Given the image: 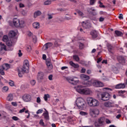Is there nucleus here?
Returning <instances> with one entry per match:
<instances>
[{
    "instance_id": "nucleus-1",
    "label": "nucleus",
    "mask_w": 127,
    "mask_h": 127,
    "mask_svg": "<svg viewBox=\"0 0 127 127\" xmlns=\"http://www.w3.org/2000/svg\"><path fill=\"white\" fill-rule=\"evenodd\" d=\"M76 91L79 94H82L83 95H90L92 93V91L89 88H84L82 85H79L76 89Z\"/></svg>"
},
{
    "instance_id": "nucleus-2",
    "label": "nucleus",
    "mask_w": 127,
    "mask_h": 127,
    "mask_svg": "<svg viewBox=\"0 0 127 127\" xmlns=\"http://www.w3.org/2000/svg\"><path fill=\"white\" fill-rule=\"evenodd\" d=\"M87 103L90 107H97V106H99V101L93 98H87Z\"/></svg>"
},
{
    "instance_id": "nucleus-3",
    "label": "nucleus",
    "mask_w": 127,
    "mask_h": 127,
    "mask_svg": "<svg viewBox=\"0 0 127 127\" xmlns=\"http://www.w3.org/2000/svg\"><path fill=\"white\" fill-rule=\"evenodd\" d=\"M76 105L79 110H83L84 107H85V105H86V102L83 98H79L77 99Z\"/></svg>"
},
{
    "instance_id": "nucleus-4",
    "label": "nucleus",
    "mask_w": 127,
    "mask_h": 127,
    "mask_svg": "<svg viewBox=\"0 0 127 127\" xmlns=\"http://www.w3.org/2000/svg\"><path fill=\"white\" fill-rule=\"evenodd\" d=\"M92 84L94 87H98L99 84V81L92 79L91 81L85 82L83 83L84 87H90L92 85Z\"/></svg>"
},
{
    "instance_id": "nucleus-5",
    "label": "nucleus",
    "mask_w": 127,
    "mask_h": 127,
    "mask_svg": "<svg viewBox=\"0 0 127 127\" xmlns=\"http://www.w3.org/2000/svg\"><path fill=\"white\" fill-rule=\"evenodd\" d=\"M66 80L71 85H77L79 83V79L77 77L73 76V77H66Z\"/></svg>"
},
{
    "instance_id": "nucleus-6",
    "label": "nucleus",
    "mask_w": 127,
    "mask_h": 127,
    "mask_svg": "<svg viewBox=\"0 0 127 127\" xmlns=\"http://www.w3.org/2000/svg\"><path fill=\"white\" fill-rule=\"evenodd\" d=\"M22 72H24V73H28L29 70V64L28 63V60H26L24 62V64L22 68Z\"/></svg>"
},
{
    "instance_id": "nucleus-7",
    "label": "nucleus",
    "mask_w": 127,
    "mask_h": 127,
    "mask_svg": "<svg viewBox=\"0 0 127 127\" xmlns=\"http://www.w3.org/2000/svg\"><path fill=\"white\" fill-rule=\"evenodd\" d=\"M105 124V117H100L97 122L95 123L96 127H103Z\"/></svg>"
},
{
    "instance_id": "nucleus-8",
    "label": "nucleus",
    "mask_w": 127,
    "mask_h": 127,
    "mask_svg": "<svg viewBox=\"0 0 127 127\" xmlns=\"http://www.w3.org/2000/svg\"><path fill=\"white\" fill-rule=\"evenodd\" d=\"M100 114V111L98 109H91L90 110V115L92 118H96L97 116H99Z\"/></svg>"
},
{
    "instance_id": "nucleus-9",
    "label": "nucleus",
    "mask_w": 127,
    "mask_h": 127,
    "mask_svg": "<svg viewBox=\"0 0 127 127\" xmlns=\"http://www.w3.org/2000/svg\"><path fill=\"white\" fill-rule=\"evenodd\" d=\"M110 94L108 92H104L102 94H101V98L103 101H108L110 99Z\"/></svg>"
},
{
    "instance_id": "nucleus-10",
    "label": "nucleus",
    "mask_w": 127,
    "mask_h": 127,
    "mask_svg": "<svg viewBox=\"0 0 127 127\" xmlns=\"http://www.w3.org/2000/svg\"><path fill=\"white\" fill-rule=\"evenodd\" d=\"M6 50V46L2 43H0V54H3Z\"/></svg>"
},
{
    "instance_id": "nucleus-11",
    "label": "nucleus",
    "mask_w": 127,
    "mask_h": 127,
    "mask_svg": "<svg viewBox=\"0 0 127 127\" xmlns=\"http://www.w3.org/2000/svg\"><path fill=\"white\" fill-rule=\"evenodd\" d=\"M46 63L49 70H52V69H53V65L51 63V60L48 59L46 61Z\"/></svg>"
},
{
    "instance_id": "nucleus-12",
    "label": "nucleus",
    "mask_w": 127,
    "mask_h": 127,
    "mask_svg": "<svg viewBox=\"0 0 127 127\" xmlns=\"http://www.w3.org/2000/svg\"><path fill=\"white\" fill-rule=\"evenodd\" d=\"M22 99L24 102H30L31 101V96L29 94H25L22 96Z\"/></svg>"
},
{
    "instance_id": "nucleus-13",
    "label": "nucleus",
    "mask_w": 127,
    "mask_h": 127,
    "mask_svg": "<svg viewBox=\"0 0 127 127\" xmlns=\"http://www.w3.org/2000/svg\"><path fill=\"white\" fill-rule=\"evenodd\" d=\"M117 60L121 64H125L126 63V59L123 56H120L117 57Z\"/></svg>"
},
{
    "instance_id": "nucleus-14",
    "label": "nucleus",
    "mask_w": 127,
    "mask_h": 127,
    "mask_svg": "<svg viewBox=\"0 0 127 127\" xmlns=\"http://www.w3.org/2000/svg\"><path fill=\"white\" fill-rule=\"evenodd\" d=\"M82 27L85 29L90 28L91 24L88 22L83 21L81 23Z\"/></svg>"
},
{
    "instance_id": "nucleus-15",
    "label": "nucleus",
    "mask_w": 127,
    "mask_h": 127,
    "mask_svg": "<svg viewBox=\"0 0 127 127\" xmlns=\"http://www.w3.org/2000/svg\"><path fill=\"white\" fill-rule=\"evenodd\" d=\"M43 77H44V73L42 71H39L37 76L38 81H42V80H43Z\"/></svg>"
},
{
    "instance_id": "nucleus-16",
    "label": "nucleus",
    "mask_w": 127,
    "mask_h": 127,
    "mask_svg": "<svg viewBox=\"0 0 127 127\" xmlns=\"http://www.w3.org/2000/svg\"><path fill=\"white\" fill-rule=\"evenodd\" d=\"M90 35L93 39L97 38L98 37V33L96 30L91 31L90 32Z\"/></svg>"
},
{
    "instance_id": "nucleus-17",
    "label": "nucleus",
    "mask_w": 127,
    "mask_h": 127,
    "mask_svg": "<svg viewBox=\"0 0 127 127\" xmlns=\"http://www.w3.org/2000/svg\"><path fill=\"white\" fill-rule=\"evenodd\" d=\"M95 9H92V8H87V11L89 13H90V14H92V15H96L97 14H96V12H95Z\"/></svg>"
},
{
    "instance_id": "nucleus-18",
    "label": "nucleus",
    "mask_w": 127,
    "mask_h": 127,
    "mask_svg": "<svg viewBox=\"0 0 127 127\" xmlns=\"http://www.w3.org/2000/svg\"><path fill=\"white\" fill-rule=\"evenodd\" d=\"M13 23L14 24V26L15 27H18V24H19V19L17 18H14L13 19Z\"/></svg>"
},
{
    "instance_id": "nucleus-19",
    "label": "nucleus",
    "mask_w": 127,
    "mask_h": 127,
    "mask_svg": "<svg viewBox=\"0 0 127 127\" xmlns=\"http://www.w3.org/2000/svg\"><path fill=\"white\" fill-rule=\"evenodd\" d=\"M125 88H126V84L125 83H120L116 86V89H125Z\"/></svg>"
},
{
    "instance_id": "nucleus-20",
    "label": "nucleus",
    "mask_w": 127,
    "mask_h": 127,
    "mask_svg": "<svg viewBox=\"0 0 127 127\" xmlns=\"http://www.w3.org/2000/svg\"><path fill=\"white\" fill-rule=\"evenodd\" d=\"M46 111V112L43 114V116L44 117L45 120H49V114L48 113V111L46 110V109H45Z\"/></svg>"
},
{
    "instance_id": "nucleus-21",
    "label": "nucleus",
    "mask_w": 127,
    "mask_h": 127,
    "mask_svg": "<svg viewBox=\"0 0 127 127\" xmlns=\"http://www.w3.org/2000/svg\"><path fill=\"white\" fill-rule=\"evenodd\" d=\"M25 26V22L24 20H19V24L18 25V27H24Z\"/></svg>"
},
{
    "instance_id": "nucleus-22",
    "label": "nucleus",
    "mask_w": 127,
    "mask_h": 127,
    "mask_svg": "<svg viewBox=\"0 0 127 127\" xmlns=\"http://www.w3.org/2000/svg\"><path fill=\"white\" fill-rule=\"evenodd\" d=\"M80 78L81 79H82V80H84L85 81H87L90 79V76L85 75V74H81L80 75Z\"/></svg>"
},
{
    "instance_id": "nucleus-23",
    "label": "nucleus",
    "mask_w": 127,
    "mask_h": 127,
    "mask_svg": "<svg viewBox=\"0 0 127 127\" xmlns=\"http://www.w3.org/2000/svg\"><path fill=\"white\" fill-rule=\"evenodd\" d=\"M6 45L8 47H12L14 45L13 42H12L11 40L8 41L6 42Z\"/></svg>"
},
{
    "instance_id": "nucleus-24",
    "label": "nucleus",
    "mask_w": 127,
    "mask_h": 127,
    "mask_svg": "<svg viewBox=\"0 0 127 127\" xmlns=\"http://www.w3.org/2000/svg\"><path fill=\"white\" fill-rule=\"evenodd\" d=\"M40 26V24L39 22H35L33 24V27L36 29H38Z\"/></svg>"
},
{
    "instance_id": "nucleus-25",
    "label": "nucleus",
    "mask_w": 127,
    "mask_h": 127,
    "mask_svg": "<svg viewBox=\"0 0 127 127\" xmlns=\"http://www.w3.org/2000/svg\"><path fill=\"white\" fill-rule=\"evenodd\" d=\"M53 45V44L52 43H46L45 45V50H47L48 49H49L50 47H52V46Z\"/></svg>"
},
{
    "instance_id": "nucleus-26",
    "label": "nucleus",
    "mask_w": 127,
    "mask_h": 127,
    "mask_svg": "<svg viewBox=\"0 0 127 127\" xmlns=\"http://www.w3.org/2000/svg\"><path fill=\"white\" fill-rule=\"evenodd\" d=\"M3 70H5V67H4L3 65H1L0 66V75H4V71Z\"/></svg>"
},
{
    "instance_id": "nucleus-27",
    "label": "nucleus",
    "mask_w": 127,
    "mask_h": 127,
    "mask_svg": "<svg viewBox=\"0 0 127 127\" xmlns=\"http://www.w3.org/2000/svg\"><path fill=\"white\" fill-rule=\"evenodd\" d=\"M69 64L71 66H72L74 68H79V64H75L72 61H70L69 62Z\"/></svg>"
},
{
    "instance_id": "nucleus-28",
    "label": "nucleus",
    "mask_w": 127,
    "mask_h": 127,
    "mask_svg": "<svg viewBox=\"0 0 127 127\" xmlns=\"http://www.w3.org/2000/svg\"><path fill=\"white\" fill-rule=\"evenodd\" d=\"M18 76L19 77H20V78H21V77H22V76H23V74H24V73H26V72H24V71L22 72V70H20L19 68L18 69Z\"/></svg>"
},
{
    "instance_id": "nucleus-29",
    "label": "nucleus",
    "mask_w": 127,
    "mask_h": 127,
    "mask_svg": "<svg viewBox=\"0 0 127 127\" xmlns=\"http://www.w3.org/2000/svg\"><path fill=\"white\" fill-rule=\"evenodd\" d=\"M7 101H9V102H11V101L13 100V95H12V94H8L7 97Z\"/></svg>"
},
{
    "instance_id": "nucleus-30",
    "label": "nucleus",
    "mask_w": 127,
    "mask_h": 127,
    "mask_svg": "<svg viewBox=\"0 0 127 127\" xmlns=\"http://www.w3.org/2000/svg\"><path fill=\"white\" fill-rule=\"evenodd\" d=\"M39 15H41V11L40 10H37V11L35 12L34 14V17L35 18L37 16H39Z\"/></svg>"
},
{
    "instance_id": "nucleus-31",
    "label": "nucleus",
    "mask_w": 127,
    "mask_h": 127,
    "mask_svg": "<svg viewBox=\"0 0 127 127\" xmlns=\"http://www.w3.org/2000/svg\"><path fill=\"white\" fill-rule=\"evenodd\" d=\"M115 33L117 36H123V33L119 30H116Z\"/></svg>"
},
{
    "instance_id": "nucleus-32",
    "label": "nucleus",
    "mask_w": 127,
    "mask_h": 127,
    "mask_svg": "<svg viewBox=\"0 0 127 127\" xmlns=\"http://www.w3.org/2000/svg\"><path fill=\"white\" fill-rule=\"evenodd\" d=\"M112 105L113 103L110 102H107L104 103V106L105 107H106V108H110Z\"/></svg>"
},
{
    "instance_id": "nucleus-33",
    "label": "nucleus",
    "mask_w": 127,
    "mask_h": 127,
    "mask_svg": "<svg viewBox=\"0 0 127 127\" xmlns=\"http://www.w3.org/2000/svg\"><path fill=\"white\" fill-rule=\"evenodd\" d=\"M15 35H16V33L13 31H11L9 33V36L11 38L14 37Z\"/></svg>"
},
{
    "instance_id": "nucleus-34",
    "label": "nucleus",
    "mask_w": 127,
    "mask_h": 127,
    "mask_svg": "<svg viewBox=\"0 0 127 127\" xmlns=\"http://www.w3.org/2000/svg\"><path fill=\"white\" fill-rule=\"evenodd\" d=\"M1 66H4V68H5V70H8V69L10 68V65L8 64H4Z\"/></svg>"
},
{
    "instance_id": "nucleus-35",
    "label": "nucleus",
    "mask_w": 127,
    "mask_h": 127,
    "mask_svg": "<svg viewBox=\"0 0 127 127\" xmlns=\"http://www.w3.org/2000/svg\"><path fill=\"white\" fill-rule=\"evenodd\" d=\"M73 58L74 60H75V61H76L77 62H79V61H80V58H79V56H78L77 55H73Z\"/></svg>"
},
{
    "instance_id": "nucleus-36",
    "label": "nucleus",
    "mask_w": 127,
    "mask_h": 127,
    "mask_svg": "<svg viewBox=\"0 0 127 127\" xmlns=\"http://www.w3.org/2000/svg\"><path fill=\"white\" fill-rule=\"evenodd\" d=\"M52 2V1L51 0H47L44 2V4L45 5H49V4H51Z\"/></svg>"
},
{
    "instance_id": "nucleus-37",
    "label": "nucleus",
    "mask_w": 127,
    "mask_h": 127,
    "mask_svg": "<svg viewBox=\"0 0 127 127\" xmlns=\"http://www.w3.org/2000/svg\"><path fill=\"white\" fill-rule=\"evenodd\" d=\"M2 40L3 41H4V42H6L7 41H8V37L6 35L3 36Z\"/></svg>"
},
{
    "instance_id": "nucleus-38",
    "label": "nucleus",
    "mask_w": 127,
    "mask_h": 127,
    "mask_svg": "<svg viewBox=\"0 0 127 127\" xmlns=\"http://www.w3.org/2000/svg\"><path fill=\"white\" fill-rule=\"evenodd\" d=\"M48 98H50V95L49 94H47L44 95V99L45 101H48Z\"/></svg>"
},
{
    "instance_id": "nucleus-39",
    "label": "nucleus",
    "mask_w": 127,
    "mask_h": 127,
    "mask_svg": "<svg viewBox=\"0 0 127 127\" xmlns=\"http://www.w3.org/2000/svg\"><path fill=\"white\" fill-rule=\"evenodd\" d=\"M76 12L79 14V15H80V16H84V13H83V12H82L79 10L76 11Z\"/></svg>"
},
{
    "instance_id": "nucleus-40",
    "label": "nucleus",
    "mask_w": 127,
    "mask_h": 127,
    "mask_svg": "<svg viewBox=\"0 0 127 127\" xmlns=\"http://www.w3.org/2000/svg\"><path fill=\"white\" fill-rule=\"evenodd\" d=\"M97 1V0H90V5H94L95 2Z\"/></svg>"
},
{
    "instance_id": "nucleus-41",
    "label": "nucleus",
    "mask_w": 127,
    "mask_h": 127,
    "mask_svg": "<svg viewBox=\"0 0 127 127\" xmlns=\"http://www.w3.org/2000/svg\"><path fill=\"white\" fill-rule=\"evenodd\" d=\"M108 50L109 51V52H110V53H113V52H112V50L113 49V47L109 45L108 46Z\"/></svg>"
},
{
    "instance_id": "nucleus-42",
    "label": "nucleus",
    "mask_w": 127,
    "mask_h": 127,
    "mask_svg": "<svg viewBox=\"0 0 127 127\" xmlns=\"http://www.w3.org/2000/svg\"><path fill=\"white\" fill-rule=\"evenodd\" d=\"M39 124L42 127H45V125L44 124V122H43V120L42 119L40 121Z\"/></svg>"
},
{
    "instance_id": "nucleus-43",
    "label": "nucleus",
    "mask_w": 127,
    "mask_h": 127,
    "mask_svg": "<svg viewBox=\"0 0 127 127\" xmlns=\"http://www.w3.org/2000/svg\"><path fill=\"white\" fill-rule=\"evenodd\" d=\"M2 90L3 92H7L8 91V87L7 86H4Z\"/></svg>"
},
{
    "instance_id": "nucleus-44",
    "label": "nucleus",
    "mask_w": 127,
    "mask_h": 127,
    "mask_svg": "<svg viewBox=\"0 0 127 127\" xmlns=\"http://www.w3.org/2000/svg\"><path fill=\"white\" fill-rule=\"evenodd\" d=\"M30 83L32 86H34L36 83V81H35V80L33 79L30 81Z\"/></svg>"
},
{
    "instance_id": "nucleus-45",
    "label": "nucleus",
    "mask_w": 127,
    "mask_h": 127,
    "mask_svg": "<svg viewBox=\"0 0 127 127\" xmlns=\"http://www.w3.org/2000/svg\"><path fill=\"white\" fill-rule=\"evenodd\" d=\"M98 3L100 4V7H103V8H105V7H106V6L104 5H101V4H103V3L102 2H101V1H98Z\"/></svg>"
},
{
    "instance_id": "nucleus-46",
    "label": "nucleus",
    "mask_w": 127,
    "mask_h": 127,
    "mask_svg": "<svg viewBox=\"0 0 127 127\" xmlns=\"http://www.w3.org/2000/svg\"><path fill=\"white\" fill-rule=\"evenodd\" d=\"M12 120H13V121H19V118H17V117L13 116L12 117Z\"/></svg>"
},
{
    "instance_id": "nucleus-47",
    "label": "nucleus",
    "mask_w": 127,
    "mask_h": 127,
    "mask_svg": "<svg viewBox=\"0 0 127 127\" xmlns=\"http://www.w3.org/2000/svg\"><path fill=\"white\" fill-rule=\"evenodd\" d=\"M80 115H81V116H87V115H88V113L84 112L83 111H81L80 112Z\"/></svg>"
},
{
    "instance_id": "nucleus-48",
    "label": "nucleus",
    "mask_w": 127,
    "mask_h": 127,
    "mask_svg": "<svg viewBox=\"0 0 127 127\" xmlns=\"http://www.w3.org/2000/svg\"><path fill=\"white\" fill-rule=\"evenodd\" d=\"M118 93L119 94V96H122V94H125V93H126V91L120 90L119 91Z\"/></svg>"
},
{
    "instance_id": "nucleus-49",
    "label": "nucleus",
    "mask_w": 127,
    "mask_h": 127,
    "mask_svg": "<svg viewBox=\"0 0 127 127\" xmlns=\"http://www.w3.org/2000/svg\"><path fill=\"white\" fill-rule=\"evenodd\" d=\"M25 111H26V108H24L19 111V113L22 114V113H24V112H25Z\"/></svg>"
},
{
    "instance_id": "nucleus-50",
    "label": "nucleus",
    "mask_w": 127,
    "mask_h": 127,
    "mask_svg": "<svg viewBox=\"0 0 127 127\" xmlns=\"http://www.w3.org/2000/svg\"><path fill=\"white\" fill-rule=\"evenodd\" d=\"M79 49H84V44L83 43H79Z\"/></svg>"
},
{
    "instance_id": "nucleus-51",
    "label": "nucleus",
    "mask_w": 127,
    "mask_h": 127,
    "mask_svg": "<svg viewBox=\"0 0 127 127\" xmlns=\"http://www.w3.org/2000/svg\"><path fill=\"white\" fill-rule=\"evenodd\" d=\"M9 85H10L11 87H13V86H14V82L12 80H10Z\"/></svg>"
},
{
    "instance_id": "nucleus-52",
    "label": "nucleus",
    "mask_w": 127,
    "mask_h": 127,
    "mask_svg": "<svg viewBox=\"0 0 127 127\" xmlns=\"http://www.w3.org/2000/svg\"><path fill=\"white\" fill-rule=\"evenodd\" d=\"M98 87H104V83L100 81H98Z\"/></svg>"
},
{
    "instance_id": "nucleus-53",
    "label": "nucleus",
    "mask_w": 127,
    "mask_h": 127,
    "mask_svg": "<svg viewBox=\"0 0 127 127\" xmlns=\"http://www.w3.org/2000/svg\"><path fill=\"white\" fill-rule=\"evenodd\" d=\"M27 50L28 52H30V51H31V46H27Z\"/></svg>"
},
{
    "instance_id": "nucleus-54",
    "label": "nucleus",
    "mask_w": 127,
    "mask_h": 127,
    "mask_svg": "<svg viewBox=\"0 0 127 127\" xmlns=\"http://www.w3.org/2000/svg\"><path fill=\"white\" fill-rule=\"evenodd\" d=\"M64 19H66L67 20H70V19H72V16H65L64 17Z\"/></svg>"
},
{
    "instance_id": "nucleus-55",
    "label": "nucleus",
    "mask_w": 127,
    "mask_h": 127,
    "mask_svg": "<svg viewBox=\"0 0 127 127\" xmlns=\"http://www.w3.org/2000/svg\"><path fill=\"white\" fill-rule=\"evenodd\" d=\"M43 112V110L41 109H39L37 111V112H36V114L37 115H38L39 114H42Z\"/></svg>"
},
{
    "instance_id": "nucleus-56",
    "label": "nucleus",
    "mask_w": 127,
    "mask_h": 127,
    "mask_svg": "<svg viewBox=\"0 0 127 127\" xmlns=\"http://www.w3.org/2000/svg\"><path fill=\"white\" fill-rule=\"evenodd\" d=\"M33 41L34 43H35V42H36V41H37V38L35 36H33Z\"/></svg>"
},
{
    "instance_id": "nucleus-57",
    "label": "nucleus",
    "mask_w": 127,
    "mask_h": 127,
    "mask_svg": "<svg viewBox=\"0 0 127 127\" xmlns=\"http://www.w3.org/2000/svg\"><path fill=\"white\" fill-rule=\"evenodd\" d=\"M119 19H124V15L123 14H120L119 16Z\"/></svg>"
},
{
    "instance_id": "nucleus-58",
    "label": "nucleus",
    "mask_w": 127,
    "mask_h": 127,
    "mask_svg": "<svg viewBox=\"0 0 127 127\" xmlns=\"http://www.w3.org/2000/svg\"><path fill=\"white\" fill-rule=\"evenodd\" d=\"M48 78H49V80H50V81H52V80H53L52 78H53V75L52 74H50Z\"/></svg>"
},
{
    "instance_id": "nucleus-59",
    "label": "nucleus",
    "mask_w": 127,
    "mask_h": 127,
    "mask_svg": "<svg viewBox=\"0 0 127 127\" xmlns=\"http://www.w3.org/2000/svg\"><path fill=\"white\" fill-rule=\"evenodd\" d=\"M19 57H21L22 56V53H21V50H19V53H18Z\"/></svg>"
},
{
    "instance_id": "nucleus-60",
    "label": "nucleus",
    "mask_w": 127,
    "mask_h": 127,
    "mask_svg": "<svg viewBox=\"0 0 127 127\" xmlns=\"http://www.w3.org/2000/svg\"><path fill=\"white\" fill-rule=\"evenodd\" d=\"M41 102V99H40V97H37V103L39 104Z\"/></svg>"
},
{
    "instance_id": "nucleus-61",
    "label": "nucleus",
    "mask_w": 127,
    "mask_h": 127,
    "mask_svg": "<svg viewBox=\"0 0 127 127\" xmlns=\"http://www.w3.org/2000/svg\"><path fill=\"white\" fill-rule=\"evenodd\" d=\"M11 105H12L14 107L17 106V103H16V102H11Z\"/></svg>"
},
{
    "instance_id": "nucleus-62",
    "label": "nucleus",
    "mask_w": 127,
    "mask_h": 127,
    "mask_svg": "<svg viewBox=\"0 0 127 127\" xmlns=\"http://www.w3.org/2000/svg\"><path fill=\"white\" fill-rule=\"evenodd\" d=\"M86 72V69L82 68L81 70V73H85Z\"/></svg>"
},
{
    "instance_id": "nucleus-63",
    "label": "nucleus",
    "mask_w": 127,
    "mask_h": 127,
    "mask_svg": "<svg viewBox=\"0 0 127 127\" xmlns=\"http://www.w3.org/2000/svg\"><path fill=\"white\" fill-rule=\"evenodd\" d=\"M103 59H102V58H99V59H98L97 60V63H100V62H101V61H102Z\"/></svg>"
},
{
    "instance_id": "nucleus-64",
    "label": "nucleus",
    "mask_w": 127,
    "mask_h": 127,
    "mask_svg": "<svg viewBox=\"0 0 127 127\" xmlns=\"http://www.w3.org/2000/svg\"><path fill=\"white\" fill-rule=\"evenodd\" d=\"M106 124H111V121L109 119H106Z\"/></svg>"
}]
</instances>
